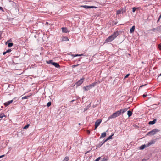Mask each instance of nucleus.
I'll return each mask as SVG.
<instances>
[{"mask_svg": "<svg viewBox=\"0 0 161 161\" xmlns=\"http://www.w3.org/2000/svg\"><path fill=\"white\" fill-rule=\"evenodd\" d=\"M118 35L119 33L118 32L116 31L114 32L113 35L111 36H110L106 39V41L108 42H111L112 41L115 39Z\"/></svg>", "mask_w": 161, "mask_h": 161, "instance_id": "1", "label": "nucleus"}, {"mask_svg": "<svg viewBox=\"0 0 161 161\" xmlns=\"http://www.w3.org/2000/svg\"><path fill=\"white\" fill-rule=\"evenodd\" d=\"M96 82H94L91 85H89L88 86H87L84 87H83V89L85 91H87L90 89L94 87V86H95L96 84Z\"/></svg>", "mask_w": 161, "mask_h": 161, "instance_id": "2", "label": "nucleus"}, {"mask_svg": "<svg viewBox=\"0 0 161 161\" xmlns=\"http://www.w3.org/2000/svg\"><path fill=\"white\" fill-rule=\"evenodd\" d=\"M120 115V112L119 111H116L114 113L111 115L110 116H109L108 118V120H109L111 119L114 118Z\"/></svg>", "mask_w": 161, "mask_h": 161, "instance_id": "3", "label": "nucleus"}, {"mask_svg": "<svg viewBox=\"0 0 161 161\" xmlns=\"http://www.w3.org/2000/svg\"><path fill=\"white\" fill-rule=\"evenodd\" d=\"M159 131V130L158 129H155L148 133V135L150 134L152 135H154L156 133L158 132Z\"/></svg>", "mask_w": 161, "mask_h": 161, "instance_id": "4", "label": "nucleus"}, {"mask_svg": "<svg viewBox=\"0 0 161 161\" xmlns=\"http://www.w3.org/2000/svg\"><path fill=\"white\" fill-rule=\"evenodd\" d=\"M15 3L11 1H9V3L8 4V6L9 8L12 9L14 7Z\"/></svg>", "mask_w": 161, "mask_h": 161, "instance_id": "5", "label": "nucleus"}, {"mask_svg": "<svg viewBox=\"0 0 161 161\" xmlns=\"http://www.w3.org/2000/svg\"><path fill=\"white\" fill-rule=\"evenodd\" d=\"M102 122V120L100 119L97 120L95 123V129L97 128L99 126L100 124Z\"/></svg>", "mask_w": 161, "mask_h": 161, "instance_id": "6", "label": "nucleus"}, {"mask_svg": "<svg viewBox=\"0 0 161 161\" xmlns=\"http://www.w3.org/2000/svg\"><path fill=\"white\" fill-rule=\"evenodd\" d=\"M81 7H83L85 8H96L97 7L94 6H89L86 5L81 6Z\"/></svg>", "mask_w": 161, "mask_h": 161, "instance_id": "7", "label": "nucleus"}, {"mask_svg": "<svg viewBox=\"0 0 161 161\" xmlns=\"http://www.w3.org/2000/svg\"><path fill=\"white\" fill-rule=\"evenodd\" d=\"M113 134L112 135L110 136L109 137H108L107 139L104 140L103 142H101V146L106 141H107L108 140L111 139L112 138V136H113Z\"/></svg>", "mask_w": 161, "mask_h": 161, "instance_id": "8", "label": "nucleus"}, {"mask_svg": "<svg viewBox=\"0 0 161 161\" xmlns=\"http://www.w3.org/2000/svg\"><path fill=\"white\" fill-rule=\"evenodd\" d=\"M62 31L64 33H67L69 31V30L66 27H62Z\"/></svg>", "mask_w": 161, "mask_h": 161, "instance_id": "9", "label": "nucleus"}, {"mask_svg": "<svg viewBox=\"0 0 161 161\" xmlns=\"http://www.w3.org/2000/svg\"><path fill=\"white\" fill-rule=\"evenodd\" d=\"M155 142V141L154 140H152L147 144V146H149L152 144H154Z\"/></svg>", "mask_w": 161, "mask_h": 161, "instance_id": "10", "label": "nucleus"}, {"mask_svg": "<svg viewBox=\"0 0 161 161\" xmlns=\"http://www.w3.org/2000/svg\"><path fill=\"white\" fill-rule=\"evenodd\" d=\"M13 101V100H11L9 101H8L4 103V105L5 106H7L10 104H11Z\"/></svg>", "mask_w": 161, "mask_h": 161, "instance_id": "11", "label": "nucleus"}, {"mask_svg": "<svg viewBox=\"0 0 161 161\" xmlns=\"http://www.w3.org/2000/svg\"><path fill=\"white\" fill-rule=\"evenodd\" d=\"M129 108H124V109H121L120 110H119V111L120 112V114H121V113H124Z\"/></svg>", "mask_w": 161, "mask_h": 161, "instance_id": "12", "label": "nucleus"}, {"mask_svg": "<svg viewBox=\"0 0 161 161\" xmlns=\"http://www.w3.org/2000/svg\"><path fill=\"white\" fill-rule=\"evenodd\" d=\"M52 65H54L57 68H58L60 67V66L58 63L54 62L53 63V64H52Z\"/></svg>", "mask_w": 161, "mask_h": 161, "instance_id": "13", "label": "nucleus"}, {"mask_svg": "<svg viewBox=\"0 0 161 161\" xmlns=\"http://www.w3.org/2000/svg\"><path fill=\"white\" fill-rule=\"evenodd\" d=\"M84 79V78H82L81 79H80L78 82L77 83V85H80V84H82V83L83 82V80Z\"/></svg>", "mask_w": 161, "mask_h": 161, "instance_id": "14", "label": "nucleus"}, {"mask_svg": "<svg viewBox=\"0 0 161 161\" xmlns=\"http://www.w3.org/2000/svg\"><path fill=\"white\" fill-rule=\"evenodd\" d=\"M148 146H147V144H144L142 145L140 147V149L141 150H142L146 148L147 147H148Z\"/></svg>", "mask_w": 161, "mask_h": 161, "instance_id": "15", "label": "nucleus"}, {"mask_svg": "<svg viewBox=\"0 0 161 161\" xmlns=\"http://www.w3.org/2000/svg\"><path fill=\"white\" fill-rule=\"evenodd\" d=\"M135 29V26H133L132 28L130 29V33H132L134 32Z\"/></svg>", "mask_w": 161, "mask_h": 161, "instance_id": "16", "label": "nucleus"}, {"mask_svg": "<svg viewBox=\"0 0 161 161\" xmlns=\"http://www.w3.org/2000/svg\"><path fill=\"white\" fill-rule=\"evenodd\" d=\"M156 119H154L152 121H149V124H151V125L153 124H155L156 123Z\"/></svg>", "mask_w": 161, "mask_h": 161, "instance_id": "17", "label": "nucleus"}, {"mask_svg": "<svg viewBox=\"0 0 161 161\" xmlns=\"http://www.w3.org/2000/svg\"><path fill=\"white\" fill-rule=\"evenodd\" d=\"M127 115L129 117L131 116L132 114V113L131 111L129 110L127 111Z\"/></svg>", "mask_w": 161, "mask_h": 161, "instance_id": "18", "label": "nucleus"}, {"mask_svg": "<svg viewBox=\"0 0 161 161\" xmlns=\"http://www.w3.org/2000/svg\"><path fill=\"white\" fill-rule=\"evenodd\" d=\"M106 132H103L102 133L100 138H102L105 137L106 136Z\"/></svg>", "mask_w": 161, "mask_h": 161, "instance_id": "19", "label": "nucleus"}, {"mask_svg": "<svg viewBox=\"0 0 161 161\" xmlns=\"http://www.w3.org/2000/svg\"><path fill=\"white\" fill-rule=\"evenodd\" d=\"M121 13H123V11L122 10H118L117 11L116 14H120Z\"/></svg>", "mask_w": 161, "mask_h": 161, "instance_id": "20", "label": "nucleus"}, {"mask_svg": "<svg viewBox=\"0 0 161 161\" xmlns=\"http://www.w3.org/2000/svg\"><path fill=\"white\" fill-rule=\"evenodd\" d=\"M83 56V54H75V55L73 54L72 55V56L73 57H76V56Z\"/></svg>", "mask_w": 161, "mask_h": 161, "instance_id": "21", "label": "nucleus"}, {"mask_svg": "<svg viewBox=\"0 0 161 161\" xmlns=\"http://www.w3.org/2000/svg\"><path fill=\"white\" fill-rule=\"evenodd\" d=\"M103 160L102 161H107L108 159V157H106L103 158H102Z\"/></svg>", "mask_w": 161, "mask_h": 161, "instance_id": "22", "label": "nucleus"}, {"mask_svg": "<svg viewBox=\"0 0 161 161\" xmlns=\"http://www.w3.org/2000/svg\"><path fill=\"white\" fill-rule=\"evenodd\" d=\"M69 159L68 157H66L62 161H68Z\"/></svg>", "mask_w": 161, "mask_h": 161, "instance_id": "23", "label": "nucleus"}, {"mask_svg": "<svg viewBox=\"0 0 161 161\" xmlns=\"http://www.w3.org/2000/svg\"><path fill=\"white\" fill-rule=\"evenodd\" d=\"M54 62H53V61L52 60H49V61H47V64H53V63Z\"/></svg>", "mask_w": 161, "mask_h": 161, "instance_id": "24", "label": "nucleus"}, {"mask_svg": "<svg viewBox=\"0 0 161 161\" xmlns=\"http://www.w3.org/2000/svg\"><path fill=\"white\" fill-rule=\"evenodd\" d=\"M3 117H5V115L3 114L2 113L0 114V118L2 119Z\"/></svg>", "mask_w": 161, "mask_h": 161, "instance_id": "25", "label": "nucleus"}, {"mask_svg": "<svg viewBox=\"0 0 161 161\" xmlns=\"http://www.w3.org/2000/svg\"><path fill=\"white\" fill-rule=\"evenodd\" d=\"M29 124H27L26 126H25L24 127V129H27L29 126Z\"/></svg>", "mask_w": 161, "mask_h": 161, "instance_id": "26", "label": "nucleus"}, {"mask_svg": "<svg viewBox=\"0 0 161 161\" xmlns=\"http://www.w3.org/2000/svg\"><path fill=\"white\" fill-rule=\"evenodd\" d=\"M29 97V96H25L23 97H22V99L23 100V99H27Z\"/></svg>", "mask_w": 161, "mask_h": 161, "instance_id": "27", "label": "nucleus"}, {"mask_svg": "<svg viewBox=\"0 0 161 161\" xmlns=\"http://www.w3.org/2000/svg\"><path fill=\"white\" fill-rule=\"evenodd\" d=\"M13 43H8V46L9 47H11L12 46H13Z\"/></svg>", "mask_w": 161, "mask_h": 161, "instance_id": "28", "label": "nucleus"}, {"mask_svg": "<svg viewBox=\"0 0 161 161\" xmlns=\"http://www.w3.org/2000/svg\"><path fill=\"white\" fill-rule=\"evenodd\" d=\"M51 102H48L47 103V107H49L50 106V105H51Z\"/></svg>", "mask_w": 161, "mask_h": 161, "instance_id": "29", "label": "nucleus"}, {"mask_svg": "<svg viewBox=\"0 0 161 161\" xmlns=\"http://www.w3.org/2000/svg\"><path fill=\"white\" fill-rule=\"evenodd\" d=\"M136 8L135 7H133V8H132V12H135V11H136Z\"/></svg>", "mask_w": 161, "mask_h": 161, "instance_id": "30", "label": "nucleus"}, {"mask_svg": "<svg viewBox=\"0 0 161 161\" xmlns=\"http://www.w3.org/2000/svg\"><path fill=\"white\" fill-rule=\"evenodd\" d=\"M158 47L159 49L161 50V43L158 45Z\"/></svg>", "mask_w": 161, "mask_h": 161, "instance_id": "31", "label": "nucleus"}, {"mask_svg": "<svg viewBox=\"0 0 161 161\" xmlns=\"http://www.w3.org/2000/svg\"><path fill=\"white\" fill-rule=\"evenodd\" d=\"M130 75V74H127L126 75V76L125 77H124V78H127L128 76H129Z\"/></svg>", "mask_w": 161, "mask_h": 161, "instance_id": "32", "label": "nucleus"}, {"mask_svg": "<svg viewBox=\"0 0 161 161\" xmlns=\"http://www.w3.org/2000/svg\"><path fill=\"white\" fill-rule=\"evenodd\" d=\"M79 65L78 64H77V65H73L72 66V68H74V67H75L77 66H78Z\"/></svg>", "mask_w": 161, "mask_h": 161, "instance_id": "33", "label": "nucleus"}, {"mask_svg": "<svg viewBox=\"0 0 161 161\" xmlns=\"http://www.w3.org/2000/svg\"><path fill=\"white\" fill-rule=\"evenodd\" d=\"M100 158H101L99 157L97 159H96L95 160L96 161H98L100 160Z\"/></svg>", "mask_w": 161, "mask_h": 161, "instance_id": "34", "label": "nucleus"}, {"mask_svg": "<svg viewBox=\"0 0 161 161\" xmlns=\"http://www.w3.org/2000/svg\"><path fill=\"white\" fill-rule=\"evenodd\" d=\"M11 51V49H8L6 51L7 53L10 52Z\"/></svg>", "mask_w": 161, "mask_h": 161, "instance_id": "35", "label": "nucleus"}, {"mask_svg": "<svg viewBox=\"0 0 161 161\" xmlns=\"http://www.w3.org/2000/svg\"><path fill=\"white\" fill-rule=\"evenodd\" d=\"M147 96V94H144L143 95V97H146V96Z\"/></svg>", "mask_w": 161, "mask_h": 161, "instance_id": "36", "label": "nucleus"}, {"mask_svg": "<svg viewBox=\"0 0 161 161\" xmlns=\"http://www.w3.org/2000/svg\"><path fill=\"white\" fill-rule=\"evenodd\" d=\"M5 155H1V156H0V158L3 157H4V156Z\"/></svg>", "mask_w": 161, "mask_h": 161, "instance_id": "37", "label": "nucleus"}, {"mask_svg": "<svg viewBox=\"0 0 161 161\" xmlns=\"http://www.w3.org/2000/svg\"><path fill=\"white\" fill-rule=\"evenodd\" d=\"M64 38L66 39L64 40H69V39L67 37H64Z\"/></svg>", "mask_w": 161, "mask_h": 161, "instance_id": "38", "label": "nucleus"}, {"mask_svg": "<svg viewBox=\"0 0 161 161\" xmlns=\"http://www.w3.org/2000/svg\"><path fill=\"white\" fill-rule=\"evenodd\" d=\"M6 53H7L6 52H3V55H5V54Z\"/></svg>", "mask_w": 161, "mask_h": 161, "instance_id": "39", "label": "nucleus"}, {"mask_svg": "<svg viewBox=\"0 0 161 161\" xmlns=\"http://www.w3.org/2000/svg\"><path fill=\"white\" fill-rule=\"evenodd\" d=\"M141 85L140 86V87L141 88V87H142L143 86H144L145 85Z\"/></svg>", "mask_w": 161, "mask_h": 161, "instance_id": "40", "label": "nucleus"}, {"mask_svg": "<svg viewBox=\"0 0 161 161\" xmlns=\"http://www.w3.org/2000/svg\"><path fill=\"white\" fill-rule=\"evenodd\" d=\"M3 8L1 7H0V10H3Z\"/></svg>", "mask_w": 161, "mask_h": 161, "instance_id": "41", "label": "nucleus"}, {"mask_svg": "<svg viewBox=\"0 0 161 161\" xmlns=\"http://www.w3.org/2000/svg\"><path fill=\"white\" fill-rule=\"evenodd\" d=\"M46 24L47 25H48V23L47 22L46 23Z\"/></svg>", "mask_w": 161, "mask_h": 161, "instance_id": "42", "label": "nucleus"}, {"mask_svg": "<svg viewBox=\"0 0 161 161\" xmlns=\"http://www.w3.org/2000/svg\"><path fill=\"white\" fill-rule=\"evenodd\" d=\"M1 39V36L0 35V40Z\"/></svg>", "mask_w": 161, "mask_h": 161, "instance_id": "43", "label": "nucleus"}, {"mask_svg": "<svg viewBox=\"0 0 161 161\" xmlns=\"http://www.w3.org/2000/svg\"><path fill=\"white\" fill-rule=\"evenodd\" d=\"M74 101V100H72L71 101V102H73Z\"/></svg>", "mask_w": 161, "mask_h": 161, "instance_id": "44", "label": "nucleus"}, {"mask_svg": "<svg viewBox=\"0 0 161 161\" xmlns=\"http://www.w3.org/2000/svg\"><path fill=\"white\" fill-rule=\"evenodd\" d=\"M160 75L161 76V73L160 74Z\"/></svg>", "mask_w": 161, "mask_h": 161, "instance_id": "45", "label": "nucleus"}, {"mask_svg": "<svg viewBox=\"0 0 161 161\" xmlns=\"http://www.w3.org/2000/svg\"><path fill=\"white\" fill-rule=\"evenodd\" d=\"M142 161H144V160H142Z\"/></svg>", "mask_w": 161, "mask_h": 161, "instance_id": "46", "label": "nucleus"}, {"mask_svg": "<svg viewBox=\"0 0 161 161\" xmlns=\"http://www.w3.org/2000/svg\"><path fill=\"white\" fill-rule=\"evenodd\" d=\"M94 161H96L95 160Z\"/></svg>", "mask_w": 161, "mask_h": 161, "instance_id": "47", "label": "nucleus"}]
</instances>
